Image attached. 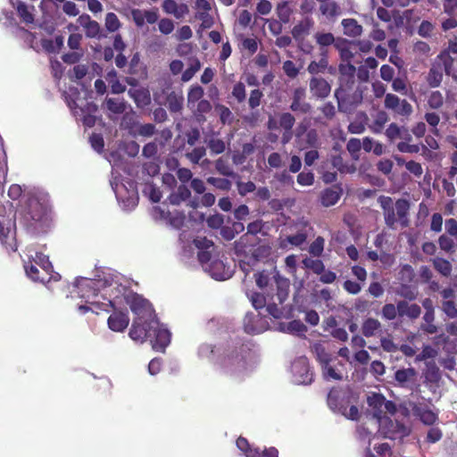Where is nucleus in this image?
<instances>
[{
  "instance_id": "nucleus-1",
  "label": "nucleus",
  "mask_w": 457,
  "mask_h": 457,
  "mask_svg": "<svg viewBox=\"0 0 457 457\" xmlns=\"http://www.w3.org/2000/svg\"><path fill=\"white\" fill-rule=\"evenodd\" d=\"M20 211V223L32 236L47 233L54 226V215L48 201L36 194L26 196Z\"/></svg>"
},
{
  "instance_id": "nucleus-2",
  "label": "nucleus",
  "mask_w": 457,
  "mask_h": 457,
  "mask_svg": "<svg viewBox=\"0 0 457 457\" xmlns=\"http://www.w3.org/2000/svg\"><path fill=\"white\" fill-rule=\"evenodd\" d=\"M125 301L136 315L129 335L131 339L143 338L145 336V332H144L145 324L149 321L154 322V319L156 317L153 305L147 299L134 292L126 295Z\"/></svg>"
},
{
  "instance_id": "nucleus-3",
  "label": "nucleus",
  "mask_w": 457,
  "mask_h": 457,
  "mask_svg": "<svg viewBox=\"0 0 457 457\" xmlns=\"http://www.w3.org/2000/svg\"><path fill=\"white\" fill-rule=\"evenodd\" d=\"M7 175V165L0 162V240L3 245L12 246V241L15 237L16 220L13 205L9 201L2 202L4 198V183Z\"/></svg>"
},
{
  "instance_id": "nucleus-4",
  "label": "nucleus",
  "mask_w": 457,
  "mask_h": 457,
  "mask_svg": "<svg viewBox=\"0 0 457 457\" xmlns=\"http://www.w3.org/2000/svg\"><path fill=\"white\" fill-rule=\"evenodd\" d=\"M378 202L383 211L384 220L388 228L395 230L397 228V224L402 228L410 226L411 205L408 200L400 198L394 203L390 196L380 195Z\"/></svg>"
},
{
  "instance_id": "nucleus-5",
  "label": "nucleus",
  "mask_w": 457,
  "mask_h": 457,
  "mask_svg": "<svg viewBox=\"0 0 457 457\" xmlns=\"http://www.w3.org/2000/svg\"><path fill=\"white\" fill-rule=\"evenodd\" d=\"M154 322L150 321L144 326V332L145 336L140 339H133L134 341H139L143 343L146 339H149L153 349L155 351L163 352L170 342V331L160 325L157 317L154 319Z\"/></svg>"
},
{
  "instance_id": "nucleus-6",
  "label": "nucleus",
  "mask_w": 457,
  "mask_h": 457,
  "mask_svg": "<svg viewBox=\"0 0 457 457\" xmlns=\"http://www.w3.org/2000/svg\"><path fill=\"white\" fill-rule=\"evenodd\" d=\"M366 89V86L361 84L356 85L355 88L349 91L343 92L340 89H336L334 95L339 112L347 113L354 111L362 103Z\"/></svg>"
},
{
  "instance_id": "nucleus-7",
  "label": "nucleus",
  "mask_w": 457,
  "mask_h": 457,
  "mask_svg": "<svg viewBox=\"0 0 457 457\" xmlns=\"http://www.w3.org/2000/svg\"><path fill=\"white\" fill-rule=\"evenodd\" d=\"M276 284V294L273 300H269L266 306L270 315L278 319L282 315V311L278 307V304H282L288 297L290 282L289 279L285 278L279 275L278 271L273 276Z\"/></svg>"
},
{
  "instance_id": "nucleus-8",
  "label": "nucleus",
  "mask_w": 457,
  "mask_h": 457,
  "mask_svg": "<svg viewBox=\"0 0 457 457\" xmlns=\"http://www.w3.org/2000/svg\"><path fill=\"white\" fill-rule=\"evenodd\" d=\"M384 106L395 114L403 117L410 116L413 112L411 104L407 100H401L396 95L391 93L386 95Z\"/></svg>"
},
{
  "instance_id": "nucleus-9",
  "label": "nucleus",
  "mask_w": 457,
  "mask_h": 457,
  "mask_svg": "<svg viewBox=\"0 0 457 457\" xmlns=\"http://www.w3.org/2000/svg\"><path fill=\"white\" fill-rule=\"evenodd\" d=\"M263 228V221L262 220H256L250 222L247 225V232L240 237L238 240L235 242L236 253H243L245 252L248 245H253L251 241L252 237L256 236Z\"/></svg>"
},
{
  "instance_id": "nucleus-10",
  "label": "nucleus",
  "mask_w": 457,
  "mask_h": 457,
  "mask_svg": "<svg viewBox=\"0 0 457 457\" xmlns=\"http://www.w3.org/2000/svg\"><path fill=\"white\" fill-rule=\"evenodd\" d=\"M23 38L29 43V46L35 51L43 50L48 54L57 53L52 38L40 37L37 38V33H32L30 30H24Z\"/></svg>"
},
{
  "instance_id": "nucleus-11",
  "label": "nucleus",
  "mask_w": 457,
  "mask_h": 457,
  "mask_svg": "<svg viewBox=\"0 0 457 457\" xmlns=\"http://www.w3.org/2000/svg\"><path fill=\"white\" fill-rule=\"evenodd\" d=\"M305 88L299 87L294 89L289 109L296 115L307 114L312 110V105L305 101Z\"/></svg>"
},
{
  "instance_id": "nucleus-12",
  "label": "nucleus",
  "mask_w": 457,
  "mask_h": 457,
  "mask_svg": "<svg viewBox=\"0 0 457 457\" xmlns=\"http://www.w3.org/2000/svg\"><path fill=\"white\" fill-rule=\"evenodd\" d=\"M195 7L196 9L195 18L201 21L199 29H210L213 25L211 4L207 0H196Z\"/></svg>"
},
{
  "instance_id": "nucleus-13",
  "label": "nucleus",
  "mask_w": 457,
  "mask_h": 457,
  "mask_svg": "<svg viewBox=\"0 0 457 457\" xmlns=\"http://www.w3.org/2000/svg\"><path fill=\"white\" fill-rule=\"evenodd\" d=\"M309 87L312 97L317 99H325L331 92L330 84L321 77H312Z\"/></svg>"
},
{
  "instance_id": "nucleus-14",
  "label": "nucleus",
  "mask_w": 457,
  "mask_h": 457,
  "mask_svg": "<svg viewBox=\"0 0 457 457\" xmlns=\"http://www.w3.org/2000/svg\"><path fill=\"white\" fill-rule=\"evenodd\" d=\"M295 123V116L288 112H282L278 116V125L283 129V135L281 137V143L283 145L287 144L293 137V127Z\"/></svg>"
},
{
  "instance_id": "nucleus-15",
  "label": "nucleus",
  "mask_w": 457,
  "mask_h": 457,
  "mask_svg": "<svg viewBox=\"0 0 457 457\" xmlns=\"http://www.w3.org/2000/svg\"><path fill=\"white\" fill-rule=\"evenodd\" d=\"M412 14L411 10H405L402 14L400 12L391 13L390 11L384 7H378L377 10V16L379 20L385 22H389L394 18L397 29L403 26V20H408Z\"/></svg>"
},
{
  "instance_id": "nucleus-16",
  "label": "nucleus",
  "mask_w": 457,
  "mask_h": 457,
  "mask_svg": "<svg viewBox=\"0 0 457 457\" xmlns=\"http://www.w3.org/2000/svg\"><path fill=\"white\" fill-rule=\"evenodd\" d=\"M294 372L298 376L297 380L301 384H311L313 380V374L310 370L307 359L302 358L293 365Z\"/></svg>"
},
{
  "instance_id": "nucleus-17",
  "label": "nucleus",
  "mask_w": 457,
  "mask_h": 457,
  "mask_svg": "<svg viewBox=\"0 0 457 457\" xmlns=\"http://www.w3.org/2000/svg\"><path fill=\"white\" fill-rule=\"evenodd\" d=\"M108 327L115 332L124 331L129 323V317L127 312H114L108 318Z\"/></svg>"
},
{
  "instance_id": "nucleus-18",
  "label": "nucleus",
  "mask_w": 457,
  "mask_h": 457,
  "mask_svg": "<svg viewBox=\"0 0 457 457\" xmlns=\"http://www.w3.org/2000/svg\"><path fill=\"white\" fill-rule=\"evenodd\" d=\"M131 16L137 27H143L145 23L154 24L158 21L157 11L134 9Z\"/></svg>"
},
{
  "instance_id": "nucleus-19",
  "label": "nucleus",
  "mask_w": 457,
  "mask_h": 457,
  "mask_svg": "<svg viewBox=\"0 0 457 457\" xmlns=\"http://www.w3.org/2000/svg\"><path fill=\"white\" fill-rule=\"evenodd\" d=\"M343 189L340 185H334L324 189L320 194V203L325 207L335 205L340 199Z\"/></svg>"
},
{
  "instance_id": "nucleus-20",
  "label": "nucleus",
  "mask_w": 457,
  "mask_h": 457,
  "mask_svg": "<svg viewBox=\"0 0 457 457\" xmlns=\"http://www.w3.org/2000/svg\"><path fill=\"white\" fill-rule=\"evenodd\" d=\"M400 318H407L410 320H417L421 314V307L417 303H411L405 300L399 301Z\"/></svg>"
},
{
  "instance_id": "nucleus-21",
  "label": "nucleus",
  "mask_w": 457,
  "mask_h": 457,
  "mask_svg": "<svg viewBox=\"0 0 457 457\" xmlns=\"http://www.w3.org/2000/svg\"><path fill=\"white\" fill-rule=\"evenodd\" d=\"M162 9L168 14H172L176 19H181L189 12L186 4H178L175 0H165Z\"/></svg>"
},
{
  "instance_id": "nucleus-22",
  "label": "nucleus",
  "mask_w": 457,
  "mask_h": 457,
  "mask_svg": "<svg viewBox=\"0 0 457 457\" xmlns=\"http://www.w3.org/2000/svg\"><path fill=\"white\" fill-rule=\"evenodd\" d=\"M411 411L413 414L420 419L425 425H433L438 419L437 415L431 410L421 404L414 403Z\"/></svg>"
},
{
  "instance_id": "nucleus-23",
  "label": "nucleus",
  "mask_w": 457,
  "mask_h": 457,
  "mask_svg": "<svg viewBox=\"0 0 457 457\" xmlns=\"http://www.w3.org/2000/svg\"><path fill=\"white\" fill-rule=\"evenodd\" d=\"M128 95L133 99L138 108H145L151 104L150 92L146 88H130L128 91Z\"/></svg>"
},
{
  "instance_id": "nucleus-24",
  "label": "nucleus",
  "mask_w": 457,
  "mask_h": 457,
  "mask_svg": "<svg viewBox=\"0 0 457 457\" xmlns=\"http://www.w3.org/2000/svg\"><path fill=\"white\" fill-rule=\"evenodd\" d=\"M261 40L256 36L245 37L240 35L238 47L242 52L246 53L248 56H252L257 52Z\"/></svg>"
},
{
  "instance_id": "nucleus-25",
  "label": "nucleus",
  "mask_w": 457,
  "mask_h": 457,
  "mask_svg": "<svg viewBox=\"0 0 457 457\" xmlns=\"http://www.w3.org/2000/svg\"><path fill=\"white\" fill-rule=\"evenodd\" d=\"M293 12L292 3L289 1H281L276 5L275 13L280 25L289 23Z\"/></svg>"
},
{
  "instance_id": "nucleus-26",
  "label": "nucleus",
  "mask_w": 457,
  "mask_h": 457,
  "mask_svg": "<svg viewBox=\"0 0 457 457\" xmlns=\"http://www.w3.org/2000/svg\"><path fill=\"white\" fill-rule=\"evenodd\" d=\"M24 269L27 276L33 281L46 283L50 279V273H44L42 270H39L33 262H26Z\"/></svg>"
},
{
  "instance_id": "nucleus-27",
  "label": "nucleus",
  "mask_w": 457,
  "mask_h": 457,
  "mask_svg": "<svg viewBox=\"0 0 457 457\" xmlns=\"http://www.w3.org/2000/svg\"><path fill=\"white\" fill-rule=\"evenodd\" d=\"M414 368L400 369L395 372V379L401 387H408L409 383L412 382L416 377Z\"/></svg>"
},
{
  "instance_id": "nucleus-28",
  "label": "nucleus",
  "mask_w": 457,
  "mask_h": 457,
  "mask_svg": "<svg viewBox=\"0 0 457 457\" xmlns=\"http://www.w3.org/2000/svg\"><path fill=\"white\" fill-rule=\"evenodd\" d=\"M381 322L375 318H366L361 324V333L365 337H375L376 334L381 330Z\"/></svg>"
},
{
  "instance_id": "nucleus-29",
  "label": "nucleus",
  "mask_w": 457,
  "mask_h": 457,
  "mask_svg": "<svg viewBox=\"0 0 457 457\" xmlns=\"http://www.w3.org/2000/svg\"><path fill=\"white\" fill-rule=\"evenodd\" d=\"M342 389L332 387L328 394L327 403L334 411H343V400L341 399Z\"/></svg>"
},
{
  "instance_id": "nucleus-30",
  "label": "nucleus",
  "mask_w": 457,
  "mask_h": 457,
  "mask_svg": "<svg viewBox=\"0 0 457 457\" xmlns=\"http://www.w3.org/2000/svg\"><path fill=\"white\" fill-rule=\"evenodd\" d=\"M441 372L436 364L428 365L424 372V383L428 386H438L441 380Z\"/></svg>"
},
{
  "instance_id": "nucleus-31",
  "label": "nucleus",
  "mask_w": 457,
  "mask_h": 457,
  "mask_svg": "<svg viewBox=\"0 0 457 457\" xmlns=\"http://www.w3.org/2000/svg\"><path fill=\"white\" fill-rule=\"evenodd\" d=\"M191 196L190 189L186 185H179L177 190L169 195V201L173 205H179Z\"/></svg>"
},
{
  "instance_id": "nucleus-32",
  "label": "nucleus",
  "mask_w": 457,
  "mask_h": 457,
  "mask_svg": "<svg viewBox=\"0 0 457 457\" xmlns=\"http://www.w3.org/2000/svg\"><path fill=\"white\" fill-rule=\"evenodd\" d=\"M105 79L110 85L112 94L119 95L126 91V86L120 82L117 71L114 69H112L106 73Z\"/></svg>"
},
{
  "instance_id": "nucleus-33",
  "label": "nucleus",
  "mask_w": 457,
  "mask_h": 457,
  "mask_svg": "<svg viewBox=\"0 0 457 457\" xmlns=\"http://www.w3.org/2000/svg\"><path fill=\"white\" fill-rule=\"evenodd\" d=\"M184 97L181 93L170 92L166 98L167 107L170 112H179L183 108Z\"/></svg>"
},
{
  "instance_id": "nucleus-34",
  "label": "nucleus",
  "mask_w": 457,
  "mask_h": 457,
  "mask_svg": "<svg viewBox=\"0 0 457 457\" xmlns=\"http://www.w3.org/2000/svg\"><path fill=\"white\" fill-rule=\"evenodd\" d=\"M443 79V67L441 64H434L428 74L427 81L430 87H437Z\"/></svg>"
},
{
  "instance_id": "nucleus-35",
  "label": "nucleus",
  "mask_w": 457,
  "mask_h": 457,
  "mask_svg": "<svg viewBox=\"0 0 457 457\" xmlns=\"http://www.w3.org/2000/svg\"><path fill=\"white\" fill-rule=\"evenodd\" d=\"M104 104L110 112L117 115L122 114L127 109L126 102L122 98H106Z\"/></svg>"
},
{
  "instance_id": "nucleus-36",
  "label": "nucleus",
  "mask_w": 457,
  "mask_h": 457,
  "mask_svg": "<svg viewBox=\"0 0 457 457\" xmlns=\"http://www.w3.org/2000/svg\"><path fill=\"white\" fill-rule=\"evenodd\" d=\"M239 255L240 253H237ZM242 254L245 255L244 259L240 260L239 267L243 270L245 276H248L257 266L259 261L255 258V256L251 253L250 254L246 253V251Z\"/></svg>"
},
{
  "instance_id": "nucleus-37",
  "label": "nucleus",
  "mask_w": 457,
  "mask_h": 457,
  "mask_svg": "<svg viewBox=\"0 0 457 457\" xmlns=\"http://www.w3.org/2000/svg\"><path fill=\"white\" fill-rule=\"evenodd\" d=\"M204 91V88L199 85H193L190 87L187 92V106L193 109L199 101L203 100Z\"/></svg>"
},
{
  "instance_id": "nucleus-38",
  "label": "nucleus",
  "mask_w": 457,
  "mask_h": 457,
  "mask_svg": "<svg viewBox=\"0 0 457 457\" xmlns=\"http://www.w3.org/2000/svg\"><path fill=\"white\" fill-rule=\"evenodd\" d=\"M311 351L321 365L329 363L331 360L330 354L327 353L325 346L321 343H314L311 346Z\"/></svg>"
},
{
  "instance_id": "nucleus-39",
  "label": "nucleus",
  "mask_w": 457,
  "mask_h": 457,
  "mask_svg": "<svg viewBox=\"0 0 457 457\" xmlns=\"http://www.w3.org/2000/svg\"><path fill=\"white\" fill-rule=\"evenodd\" d=\"M331 164L340 173H353L356 170L353 164L345 163L344 159L340 154L332 156Z\"/></svg>"
},
{
  "instance_id": "nucleus-40",
  "label": "nucleus",
  "mask_w": 457,
  "mask_h": 457,
  "mask_svg": "<svg viewBox=\"0 0 457 457\" xmlns=\"http://www.w3.org/2000/svg\"><path fill=\"white\" fill-rule=\"evenodd\" d=\"M381 317L385 320H394L395 319H396V317L400 318L399 301L396 303V304H384L381 309Z\"/></svg>"
},
{
  "instance_id": "nucleus-41",
  "label": "nucleus",
  "mask_w": 457,
  "mask_h": 457,
  "mask_svg": "<svg viewBox=\"0 0 457 457\" xmlns=\"http://www.w3.org/2000/svg\"><path fill=\"white\" fill-rule=\"evenodd\" d=\"M237 446L242 451L246 457H260V451L257 448H252L248 440L243 436H239L237 439Z\"/></svg>"
},
{
  "instance_id": "nucleus-42",
  "label": "nucleus",
  "mask_w": 457,
  "mask_h": 457,
  "mask_svg": "<svg viewBox=\"0 0 457 457\" xmlns=\"http://www.w3.org/2000/svg\"><path fill=\"white\" fill-rule=\"evenodd\" d=\"M273 298H274V295L273 294L270 295L269 292L266 293V295H264L261 293L254 292L251 295L250 301H251L253 306L256 310H259V309H262L264 306H266L268 301L273 300Z\"/></svg>"
},
{
  "instance_id": "nucleus-43",
  "label": "nucleus",
  "mask_w": 457,
  "mask_h": 457,
  "mask_svg": "<svg viewBox=\"0 0 457 457\" xmlns=\"http://www.w3.org/2000/svg\"><path fill=\"white\" fill-rule=\"evenodd\" d=\"M340 47V56L343 61L349 62L353 57L354 52H357L355 41H345Z\"/></svg>"
},
{
  "instance_id": "nucleus-44",
  "label": "nucleus",
  "mask_w": 457,
  "mask_h": 457,
  "mask_svg": "<svg viewBox=\"0 0 457 457\" xmlns=\"http://www.w3.org/2000/svg\"><path fill=\"white\" fill-rule=\"evenodd\" d=\"M95 283L90 279H83L79 285V295L81 298H89L90 295H96V290L94 288Z\"/></svg>"
},
{
  "instance_id": "nucleus-45",
  "label": "nucleus",
  "mask_w": 457,
  "mask_h": 457,
  "mask_svg": "<svg viewBox=\"0 0 457 457\" xmlns=\"http://www.w3.org/2000/svg\"><path fill=\"white\" fill-rule=\"evenodd\" d=\"M302 263L304 268L311 270L317 275L321 274L324 271L325 265L320 259H312L306 257L302 261Z\"/></svg>"
},
{
  "instance_id": "nucleus-46",
  "label": "nucleus",
  "mask_w": 457,
  "mask_h": 457,
  "mask_svg": "<svg viewBox=\"0 0 457 457\" xmlns=\"http://www.w3.org/2000/svg\"><path fill=\"white\" fill-rule=\"evenodd\" d=\"M34 264L40 267L44 273H50L53 270L52 263L49 261V257L40 252H37L35 258L33 259Z\"/></svg>"
},
{
  "instance_id": "nucleus-47",
  "label": "nucleus",
  "mask_w": 457,
  "mask_h": 457,
  "mask_svg": "<svg viewBox=\"0 0 457 457\" xmlns=\"http://www.w3.org/2000/svg\"><path fill=\"white\" fill-rule=\"evenodd\" d=\"M207 146L212 154H220L224 153L226 150V144L224 140L214 136L211 137L207 141Z\"/></svg>"
},
{
  "instance_id": "nucleus-48",
  "label": "nucleus",
  "mask_w": 457,
  "mask_h": 457,
  "mask_svg": "<svg viewBox=\"0 0 457 457\" xmlns=\"http://www.w3.org/2000/svg\"><path fill=\"white\" fill-rule=\"evenodd\" d=\"M433 266L436 271L445 277H449L452 272L451 262L444 258H436L433 260Z\"/></svg>"
},
{
  "instance_id": "nucleus-49",
  "label": "nucleus",
  "mask_w": 457,
  "mask_h": 457,
  "mask_svg": "<svg viewBox=\"0 0 457 457\" xmlns=\"http://www.w3.org/2000/svg\"><path fill=\"white\" fill-rule=\"evenodd\" d=\"M423 320L425 322L422 325V329L428 334H436L437 332V327L434 324L435 321V311H428L424 312Z\"/></svg>"
},
{
  "instance_id": "nucleus-50",
  "label": "nucleus",
  "mask_w": 457,
  "mask_h": 457,
  "mask_svg": "<svg viewBox=\"0 0 457 457\" xmlns=\"http://www.w3.org/2000/svg\"><path fill=\"white\" fill-rule=\"evenodd\" d=\"M320 12L328 18H334L340 12V7L336 2H327L320 6Z\"/></svg>"
},
{
  "instance_id": "nucleus-51",
  "label": "nucleus",
  "mask_w": 457,
  "mask_h": 457,
  "mask_svg": "<svg viewBox=\"0 0 457 457\" xmlns=\"http://www.w3.org/2000/svg\"><path fill=\"white\" fill-rule=\"evenodd\" d=\"M211 110V103L206 99H203L197 103L196 107L194 110V114L196 116L198 120H204V114L210 112Z\"/></svg>"
},
{
  "instance_id": "nucleus-52",
  "label": "nucleus",
  "mask_w": 457,
  "mask_h": 457,
  "mask_svg": "<svg viewBox=\"0 0 457 457\" xmlns=\"http://www.w3.org/2000/svg\"><path fill=\"white\" fill-rule=\"evenodd\" d=\"M215 169L218 173L220 175L226 176V177H232L234 176V172L228 162V160L220 157L215 162Z\"/></svg>"
},
{
  "instance_id": "nucleus-53",
  "label": "nucleus",
  "mask_w": 457,
  "mask_h": 457,
  "mask_svg": "<svg viewBox=\"0 0 457 457\" xmlns=\"http://www.w3.org/2000/svg\"><path fill=\"white\" fill-rule=\"evenodd\" d=\"M216 111L218 112L220 120L223 125L232 123L234 117L228 107L223 104H217Z\"/></svg>"
},
{
  "instance_id": "nucleus-54",
  "label": "nucleus",
  "mask_w": 457,
  "mask_h": 457,
  "mask_svg": "<svg viewBox=\"0 0 457 457\" xmlns=\"http://www.w3.org/2000/svg\"><path fill=\"white\" fill-rule=\"evenodd\" d=\"M207 183L223 191H228L232 185L231 181L228 179L215 177H209L207 179Z\"/></svg>"
},
{
  "instance_id": "nucleus-55",
  "label": "nucleus",
  "mask_w": 457,
  "mask_h": 457,
  "mask_svg": "<svg viewBox=\"0 0 457 457\" xmlns=\"http://www.w3.org/2000/svg\"><path fill=\"white\" fill-rule=\"evenodd\" d=\"M252 253L255 256L259 262H264L270 256L271 247L268 245H261L258 247L254 248Z\"/></svg>"
},
{
  "instance_id": "nucleus-56",
  "label": "nucleus",
  "mask_w": 457,
  "mask_h": 457,
  "mask_svg": "<svg viewBox=\"0 0 457 457\" xmlns=\"http://www.w3.org/2000/svg\"><path fill=\"white\" fill-rule=\"evenodd\" d=\"M428 104L431 109H439L444 104V96L440 91H433L428 96Z\"/></svg>"
},
{
  "instance_id": "nucleus-57",
  "label": "nucleus",
  "mask_w": 457,
  "mask_h": 457,
  "mask_svg": "<svg viewBox=\"0 0 457 457\" xmlns=\"http://www.w3.org/2000/svg\"><path fill=\"white\" fill-rule=\"evenodd\" d=\"M206 154L204 146L195 147L191 152L186 154L187 158L194 164L199 163L200 160Z\"/></svg>"
},
{
  "instance_id": "nucleus-58",
  "label": "nucleus",
  "mask_w": 457,
  "mask_h": 457,
  "mask_svg": "<svg viewBox=\"0 0 457 457\" xmlns=\"http://www.w3.org/2000/svg\"><path fill=\"white\" fill-rule=\"evenodd\" d=\"M441 310L449 319L457 318V306L453 300L442 301Z\"/></svg>"
},
{
  "instance_id": "nucleus-59",
  "label": "nucleus",
  "mask_w": 457,
  "mask_h": 457,
  "mask_svg": "<svg viewBox=\"0 0 457 457\" xmlns=\"http://www.w3.org/2000/svg\"><path fill=\"white\" fill-rule=\"evenodd\" d=\"M325 240L322 237H318L310 245L309 253L315 256L320 257L324 250Z\"/></svg>"
},
{
  "instance_id": "nucleus-60",
  "label": "nucleus",
  "mask_w": 457,
  "mask_h": 457,
  "mask_svg": "<svg viewBox=\"0 0 457 457\" xmlns=\"http://www.w3.org/2000/svg\"><path fill=\"white\" fill-rule=\"evenodd\" d=\"M443 437V431L438 427H431L425 439V442L428 444H436L439 442Z\"/></svg>"
},
{
  "instance_id": "nucleus-61",
  "label": "nucleus",
  "mask_w": 457,
  "mask_h": 457,
  "mask_svg": "<svg viewBox=\"0 0 457 457\" xmlns=\"http://www.w3.org/2000/svg\"><path fill=\"white\" fill-rule=\"evenodd\" d=\"M386 397L381 394H373L368 397V404L378 412H381L383 403H385Z\"/></svg>"
},
{
  "instance_id": "nucleus-62",
  "label": "nucleus",
  "mask_w": 457,
  "mask_h": 457,
  "mask_svg": "<svg viewBox=\"0 0 457 457\" xmlns=\"http://www.w3.org/2000/svg\"><path fill=\"white\" fill-rule=\"evenodd\" d=\"M339 87L337 89L341 91H349L355 88L356 81L354 77H339L338 78Z\"/></svg>"
},
{
  "instance_id": "nucleus-63",
  "label": "nucleus",
  "mask_w": 457,
  "mask_h": 457,
  "mask_svg": "<svg viewBox=\"0 0 457 457\" xmlns=\"http://www.w3.org/2000/svg\"><path fill=\"white\" fill-rule=\"evenodd\" d=\"M398 294L403 297L405 301H413L417 298L418 291L411 288L408 285H402L398 291Z\"/></svg>"
},
{
  "instance_id": "nucleus-64",
  "label": "nucleus",
  "mask_w": 457,
  "mask_h": 457,
  "mask_svg": "<svg viewBox=\"0 0 457 457\" xmlns=\"http://www.w3.org/2000/svg\"><path fill=\"white\" fill-rule=\"evenodd\" d=\"M262 97L263 93L260 89L252 90L248 98L249 107L253 110L260 106Z\"/></svg>"
}]
</instances>
